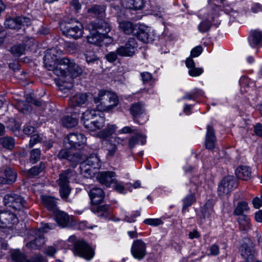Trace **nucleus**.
I'll use <instances>...</instances> for the list:
<instances>
[{
    "label": "nucleus",
    "instance_id": "26",
    "mask_svg": "<svg viewBox=\"0 0 262 262\" xmlns=\"http://www.w3.org/2000/svg\"><path fill=\"white\" fill-rule=\"evenodd\" d=\"M235 174L238 179L248 181L251 178V171L248 166H240L236 168Z\"/></svg>",
    "mask_w": 262,
    "mask_h": 262
},
{
    "label": "nucleus",
    "instance_id": "62",
    "mask_svg": "<svg viewBox=\"0 0 262 262\" xmlns=\"http://www.w3.org/2000/svg\"><path fill=\"white\" fill-rule=\"evenodd\" d=\"M26 99L28 103L33 104L38 107L42 106V103L40 100L35 99L32 97H27Z\"/></svg>",
    "mask_w": 262,
    "mask_h": 262
},
{
    "label": "nucleus",
    "instance_id": "58",
    "mask_svg": "<svg viewBox=\"0 0 262 262\" xmlns=\"http://www.w3.org/2000/svg\"><path fill=\"white\" fill-rule=\"evenodd\" d=\"M29 262H47V260L42 255L37 254L29 259Z\"/></svg>",
    "mask_w": 262,
    "mask_h": 262
},
{
    "label": "nucleus",
    "instance_id": "22",
    "mask_svg": "<svg viewBox=\"0 0 262 262\" xmlns=\"http://www.w3.org/2000/svg\"><path fill=\"white\" fill-rule=\"evenodd\" d=\"M216 137L213 128L212 126L208 125L206 135V147L209 149H212L214 147Z\"/></svg>",
    "mask_w": 262,
    "mask_h": 262
},
{
    "label": "nucleus",
    "instance_id": "35",
    "mask_svg": "<svg viewBox=\"0 0 262 262\" xmlns=\"http://www.w3.org/2000/svg\"><path fill=\"white\" fill-rule=\"evenodd\" d=\"M116 144L113 143V139H110L106 143L105 150L107 158H113L117 150Z\"/></svg>",
    "mask_w": 262,
    "mask_h": 262
},
{
    "label": "nucleus",
    "instance_id": "18",
    "mask_svg": "<svg viewBox=\"0 0 262 262\" xmlns=\"http://www.w3.org/2000/svg\"><path fill=\"white\" fill-rule=\"evenodd\" d=\"M91 202L94 205L100 203L103 200L104 193L101 188L94 187L89 192Z\"/></svg>",
    "mask_w": 262,
    "mask_h": 262
},
{
    "label": "nucleus",
    "instance_id": "60",
    "mask_svg": "<svg viewBox=\"0 0 262 262\" xmlns=\"http://www.w3.org/2000/svg\"><path fill=\"white\" fill-rule=\"evenodd\" d=\"M55 225L53 224H49L48 223L45 224L41 229H39L36 231L37 233H39L43 235L45 232H47L46 229H52L54 228Z\"/></svg>",
    "mask_w": 262,
    "mask_h": 262
},
{
    "label": "nucleus",
    "instance_id": "40",
    "mask_svg": "<svg viewBox=\"0 0 262 262\" xmlns=\"http://www.w3.org/2000/svg\"><path fill=\"white\" fill-rule=\"evenodd\" d=\"M138 39L144 43H149L153 40L152 37L149 33L145 30L140 29L137 34Z\"/></svg>",
    "mask_w": 262,
    "mask_h": 262
},
{
    "label": "nucleus",
    "instance_id": "39",
    "mask_svg": "<svg viewBox=\"0 0 262 262\" xmlns=\"http://www.w3.org/2000/svg\"><path fill=\"white\" fill-rule=\"evenodd\" d=\"M62 123L67 128H72L77 124L78 120L75 117L67 115L62 118Z\"/></svg>",
    "mask_w": 262,
    "mask_h": 262
},
{
    "label": "nucleus",
    "instance_id": "3",
    "mask_svg": "<svg viewBox=\"0 0 262 262\" xmlns=\"http://www.w3.org/2000/svg\"><path fill=\"white\" fill-rule=\"evenodd\" d=\"M98 115V111L95 109H88L83 113L81 121L85 128L89 131H95L102 128L104 125L105 118L103 117L99 116L94 120Z\"/></svg>",
    "mask_w": 262,
    "mask_h": 262
},
{
    "label": "nucleus",
    "instance_id": "19",
    "mask_svg": "<svg viewBox=\"0 0 262 262\" xmlns=\"http://www.w3.org/2000/svg\"><path fill=\"white\" fill-rule=\"evenodd\" d=\"M145 0H121L123 7L127 9L133 10H141L145 5Z\"/></svg>",
    "mask_w": 262,
    "mask_h": 262
},
{
    "label": "nucleus",
    "instance_id": "49",
    "mask_svg": "<svg viewBox=\"0 0 262 262\" xmlns=\"http://www.w3.org/2000/svg\"><path fill=\"white\" fill-rule=\"evenodd\" d=\"M40 157V150L39 149H34L31 152L30 161L33 163L37 162Z\"/></svg>",
    "mask_w": 262,
    "mask_h": 262
},
{
    "label": "nucleus",
    "instance_id": "12",
    "mask_svg": "<svg viewBox=\"0 0 262 262\" xmlns=\"http://www.w3.org/2000/svg\"><path fill=\"white\" fill-rule=\"evenodd\" d=\"M77 24L72 26L69 24L66 28L62 30L63 33L67 37L78 39L81 37L83 34V29L81 23L76 21Z\"/></svg>",
    "mask_w": 262,
    "mask_h": 262
},
{
    "label": "nucleus",
    "instance_id": "21",
    "mask_svg": "<svg viewBox=\"0 0 262 262\" xmlns=\"http://www.w3.org/2000/svg\"><path fill=\"white\" fill-rule=\"evenodd\" d=\"M88 100V95L84 93H78L70 98L69 105L72 107L79 106L85 103Z\"/></svg>",
    "mask_w": 262,
    "mask_h": 262
},
{
    "label": "nucleus",
    "instance_id": "34",
    "mask_svg": "<svg viewBox=\"0 0 262 262\" xmlns=\"http://www.w3.org/2000/svg\"><path fill=\"white\" fill-rule=\"evenodd\" d=\"M238 222L241 230L247 231L251 229L250 220L247 215H242L240 216L238 219Z\"/></svg>",
    "mask_w": 262,
    "mask_h": 262
},
{
    "label": "nucleus",
    "instance_id": "30",
    "mask_svg": "<svg viewBox=\"0 0 262 262\" xmlns=\"http://www.w3.org/2000/svg\"><path fill=\"white\" fill-rule=\"evenodd\" d=\"M140 142L142 145H144L146 142V137L143 134H138L132 136L128 141V146L130 148H134L137 143Z\"/></svg>",
    "mask_w": 262,
    "mask_h": 262
},
{
    "label": "nucleus",
    "instance_id": "27",
    "mask_svg": "<svg viewBox=\"0 0 262 262\" xmlns=\"http://www.w3.org/2000/svg\"><path fill=\"white\" fill-rule=\"evenodd\" d=\"M119 27L126 34H132L135 30V26L130 21L127 20H121L119 17L117 20Z\"/></svg>",
    "mask_w": 262,
    "mask_h": 262
},
{
    "label": "nucleus",
    "instance_id": "57",
    "mask_svg": "<svg viewBox=\"0 0 262 262\" xmlns=\"http://www.w3.org/2000/svg\"><path fill=\"white\" fill-rule=\"evenodd\" d=\"M35 128L30 124H26L24 127L23 132L26 135H30L35 133Z\"/></svg>",
    "mask_w": 262,
    "mask_h": 262
},
{
    "label": "nucleus",
    "instance_id": "2",
    "mask_svg": "<svg viewBox=\"0 0 262 262\" xmlns=\"http://www.w3.org/2000/svg\"><path fill=\"white\" fill-rule=\"evenodd\" d=\"M94 102L98 111L110 112L118 105L119 99L113 92L100 90L97 96L94 98Z\"/></svg>",
    "mask_w": 262,
    "mask_h": 262
},
{
    "label": "nucleus",
    "instance_id": "44",
    "mask_svg": "<svg viewBox=\"0 0 262 262\" xmlns=\"http://www.w3.org/2000/svg\"><path fill=\"white\" fill-rule=\"evenodd\" d=\"M25 48L24 45H17L12 47L10 49V52L15 56H20L24 54Z\"/></svg>",
    "mask_w": 262,
    "mask_h": 262
},
{
    "label": "nucleus",
    "instance_id": "1",
    "mask_svg": "<svg viewBox=\"0 0 262 262\" xmlns=\"http://www.w3.org/2000/svg\"><path fill=\"white\" fill-rule=\"evenodd\" d=\"M62 51L56 48L47 50L44 56V66L49 71H52L58 76L55 79L59 90L66 93L73 86V80L71 77L80 76L83 70L74 60L67 57L60 58Z\"/></svg>",
    "mask_w": 262,
    "mask_h": 262
},
{
    "label": "nucleus",
    "instance_id": "16",
    "mask_svg": "<svg viewBox=\"0 0 262 262\" xmlns=\"http://www.w3.org/2000/svg\"><path fill=\"white\" fill-rule=\"evenodd\" d=\"M115 174L112 171H102L99 172L97 176L98 181L109 187L115 181Z\"/></svg>",
    "mask_w": 262,
    "mask_h": 262
},
{
    "label": "nucleus",
    "instance_id": "33",
    "mask_svg": "<svg viewBox=\"0 0 262 262\" xmlns=\"http://www.w3.org/2000/svg\"><path fill=\"white\" fill-rule=\"evenodd\" d=\"M262 39V33L259 31L255 30L252 32L249 38L250 45L254 48L257 46Z\"/></svg>",
    "mask_w": 262,
    "mask_h": 262
},
{
    "label": "nucleus",
    "instance_id": "11",
    "mask_svg": "<svg viewBox=\"0 0 262 262\" xmlns=\"http://www.w3.org/2000/svg\"><path fill=\"white\" fill-rule=\"evenodd\" d=\"M137 48V43L134 38H129L125 46H122L117 49L116 51L121 56H132Z\"/></svg>",
    "mask_w": 262,
    "mask_h": 262
},
{
    "label": "nucleus",
    "instance_id": "61",
    "mask_svg": "<svg viewBox=\"0 0 262 262\" xmlns=\"http://www.w3.org/2000/svg\"><path fill=\"white\" fill-rule=\"evenodd\" d=\"M140 75L144 83L149 82L152 78L151 74L147 72H142Z\"/></svg>",
    "mask_w": 262,
    "mask_h": 262
},
{
    "label": "nucleus",
    "instance_id": "36",
    "mask_svg": "<svg viewBox=\"0 0 262 262\" xmlns=\"http://www.w3.org/2000/svg\"><path fill=\"white\" fill-rule=\"evenodd\" d=\"M94 28L97 31L103 33L104 35L106 36V34L108 33L111 28L110 25L104 20H99L98 23L94 26Z\"/></svg>",
    "mask_w": 262,
    "mask_h": 262
},
{
    "label": "nucleus",
    "instance_id": "7",
    "mask_svg": "<svg viewBox=\"0 0 262 262\" xmlns=\"http://www.w3.org/2000/svg\"><path fill=\"white\" fill-rule=\"evenodd\" d=\"M80 168L83 174H91V168H98L100 166V161L95 154H91L84 161L80 162Z\"/></svg>",
    "mask_w": 262,
    "mask_h": 262
},
{
    "label": "nucleus",
    "instance_id": "28",
    "mask_svg": "<svg viewBox=\"0 0 262 262\" xmlns=\"http://www.w3.org/2000/svg\"><path fill=\"white\" fill-rule=\"evenodd\" d=\"M35 239L27 244V247L31 249H39L45 243L43 234L35 231Z\"/></svg>",
    "mask_w": 262,
    "mask_h": 262
},
{
    "label": "nucleus",
    "instance_id": "54",
    "mask_svg": "<svg viewBox=\"0 0 262 262\" xmlns=\"http://www.w3.org/2000/svg\"><path fill=\"white\" fill-rule=\"evenodd\" d=\"M198 93H199L200 95H202V92L201 90H194L190 93H186L185 95L182 97V99L188 100L193 99Z\"/></svg>",
    "mask_w": 262,
    "mask_h": 262
},
{
    "label": "nucleus",
    "instance_id": "15",
    "mask_svg": "<svg viewBox=\"0 0 262 262\" xmlns=\"http://www.w3.org/2000/svg\"><path fill=\"white\" fill-rule=\"evenodd\" d=\"M16 172L11 168L7 167L0 176V184H12L16 181Z\"/></svg>",
    "mask_w": 262,
    "mask_h": 262
},
{
    "label": "nucleus",
    "instance_id": "9",
    "mask_svg": "<svg viewBox=\"0 0 262 262\" xmlns=\"http://www.w3.org/2000/svg\"><path fill=\"white\" fill-rule=\"evenodd\" d=\"M31 24L30 18L26 16H19L14 18H9L5 22L6 28L18 30L21 26H28Z\"/></svg>",
    "mask_w": 262,
    "mask_h": 262
},
{
    "label": "nucleus",
    "instance_id": "37",
    "mask_svg": "<svg viewBox=\"0 0 262 262\" xmlns=\"http://www.w3.org/2000/svg\"><path fill=\"white\" fill-rule=\"evenodd\" d=\"M11 257L13 260L15 262H29L27 256L24 253L18 250H15L12 251Z\"/></svg>",
    "mask_w": 262,
    "mask_h": 262
},
{
    "label": "nucleus",
    "instance_id": "53",
    "mask_svg": "<svg viewBox=\"0 0 262 262\" xmlns=\"http://www.w3.org/2000/svg\"><path fill=\"white\" fill-rule=\"evenodd\" d=\"M8 127L13 132H15L20 128V125L14 119H12L8 122Z\"/></svg>",
    "mask_w": 262,
    "mask_h": 262
},
{
    "label": "nucleus",
    "instance_id": "43",
    "mask_svg": "<svg viewBox=\"0 0 262 262\" xmlns=\"http://www.w3.org/2000/svg\"><path fill=\"white\" fill-rule=\"evenodd\" d=\"M249 210L248 204L245 202H239L234 210V213L236 215H242L245 211Z\"/></svg>",
    "mask_w": 262,
    "mask_h": 262
},
{
    "label": "nucleus",
    "instance_id": "23",
    "mask_svg": "<svg viewBox=\"0 0 262 262\" xmlns=\"http://www.w3.org/2000/svg\"><path fill=\"white\" fill-rule=\"evenodd\" d=\"M57 157L60 159H67L73 162V165H76L79 162V158L72 154L69 149H61L58 153Z\"/></svg>",
    "mask_w": 262,
    "mask_h": 262
},
{
    "label": "nucleus",
    "instance_id": "56",
    "mask_svg": "<svg viewBox=\"0 0 262 262\" xmlns=\"http://www.w3.org/2000/svg\"><path fill=\"white\" fill-rule=\"evenodd\" d=\"M118 55L117 51L111 52L105 55V58L110 62H113L117 59Z\"/></svg>",
    "mask_w": 262,
    "mask_h": 262
},
{
    "label": "nucleus",
    "instance_id": "6",
    "mask_svg": "<svg viewBox=\"0 0 262 262\" xmlns=\"http://www.w3.org/2000/svg\"><path fill=\"white\" fill-rule=\"evenodd\" d=\"M5 206L12 208L15 210H21L26 207V202L20 195L10 193L6 195L4 198Z\"/></svg>",
    "mask_w": 262,
    "mask_h": 262
},
{
    "label": "nucleus",
    "instance_id": "24",
    "mask_svg": "<svg viewBox=\"0 0 262 262\" xmlns=\"http://www.w3.org/2000/svg\"><path fill=\"white\" fill-rule=\"evenodd\" d=\"M240 253L246 262H252L254 259V251L247 244H243L240 248Z\"/></svg>",
    "mask_w": 262,
    "mask_h": 262
},
{
    "label": "nucleus",
    "instance_id": "25",
    "mask_svg": "<svg viewBox=\"0 0 262 262\" xmlns=\"http://www.w3.org/2000/svg\"><path fill=\"white\" fill-rule=\"evenodd\" d=\"M41 202L48 210L56 211L57 201L55 198L49 195H41Z\"/></svg>",
    "mask_w": 262,
    "mask_h": 262
},
{
    "label": "nucleus",
    "instance_id": "55",
    "mask_svg": "<svg viewBox=\"0 0 262 262\" xmlns=\"http://www.w3.org/2000/svg\"><path fill=\"white\" fill-rule=\"evenodd\" d=\"M41 140V138L38 134H34L32 135L30 140V147H33L35 144L40 142Z\"/></svg>",
    "mask_w": 262,
    "mask_h": 262
},
{
    "label": "nucleus",
    "instance_id": "46",
    "mask_svg": "<svg viewBox=\"0 0 262 262\" xmlns=\"http://www.w3.org/2000/svg\"><path fill=\"white\" fill-rule=\"evenodd\" d=\"M45 168L43 163H40L39 166H35L29 169L28 174L32 176H36L41 172Z\"/></svg>",
    "mask_w": 262,
    "mask_h": 262
},
{
    "label": "nucleus",
    "instance_id": "48",
    "mask_svg": "<svg viewBox=\"0 0 262 262\" xmlns=\"http://www.w3.org/2000/svg\"><path fill=\"white\" fill-rule=\"evenodd\" d=\"M84 56L86 61L88 63L94 62L98 59L94 52L91 51H87L85 53Z\"/></svg>",
    "mask_w": 262,
    "mask_h": 262
},
{
    "label": "nucleus",
    "instance_id": "4",
    "mask_svg": "<svg viewBox=\"0 0 262 262\" xmlns=\"http://www.w3.org/2000/svg\"><path fill=\"white\" fill-rule=\"evenodd\" d=\"M75 172L70 170H65L59 174L57 182L60 188V196L63 199H67L70 193L69 182L72 180V177H75ZM73 179L74 180L75 178Z\"/></svg>",
    "mask_w": 262,
    "mask_h": 262
},
{
    "label": "nucleus",
    "instance_id": "8",
    "mask_svg": "<svg viewBox=\"0 0 262 262\" xmlns=\"http://www.w3.org/2000/svg\"><path fill=\"white\" fill-rule=\"evenodd\" d=\"M236 187L235 181L232 176L225 177L220 182L218 186V194L220 196H223L229 193Z\"/></svg>",
    "mask_w": 262,
    "mask_h": 262
},
{
    "label": "nucleus",
    "instance_id": "38",
    "mask_svg": "<svg viewBox=\"0 0 262 262\" xmlns=\"http://www.w3.org/2000/svg\"><path fill=\"white\" fill-rule=\"evenodd\" d=\"M202 217L204 219H209L213 213V205L211 202L206 203L202 210Z\"/></svg>",
    "mask_w": 262,
    "mask_h": 262
},
{
    "label": "nucleus",
    "instance_id": "45",
    "mask_svg": "<svg viewBox=\"0 0 262 262\" xmlns=\"http://www.w3.org/2000/svg\"><path fill=\"white\" fill-rule=\"evenodd\" d=\"M211 21L209 19L202 21L198 26L199 31L203 33L208 31L211 26Z\"/></svg>",
    "mask_w": 262,
    "mask_h": 262
},
{
    "label": "nucleus",
    "instance_id": "20",
    "mask_svg": "<svg viewBox=\"0 0 262 262\" xmlns=\"http://www.w3.org/2000/svg\"><path fill=\"white\" fill-rule=\"evenodd\" d=\"M105 37L106 36L104 35L103 33L94 28L88 35L87 40L90 43L99 45Z\"/></svg>",
    "mask_w": 262,
    "mask_h": 262
},
{
    "label": "nucleus",
    "instance_id": "47",
    "mask_svg": "<svg viewBox=\"0 0 262 262\" xmlns=\"http://www.w3.org/2000/svg\"><path fill=\"white\" fill-rule=\"evenodd\" d=\"M195 201V196L193 194L187 195L183 200V209L190 207Z\"/></svg>",
    "mask_w": 262,
    "mask_h": 262
},
{
    "label": "nucleus",
    "instance_id": "13",
    "mask_svg": "<svg viewBox=\"0 0 262 262\" xmlns=\"http://www.w3.org/2000/svg\"><path fill=\"white\" fill-rule=\"evenodd\" d=\"M66 140L65 142H67L70 147L74 148L84 144L86 141V137L81 133H71L67 136Z\"/></svg>",
    "mask_w": 262,
    "mask_h": 262
},
{
    "label": "nucleus",
    "instance_id": "17",
    "mask_svg": "<svg viewBox=\"0 0 262 262\" xmlns=\"http://www.w3.org/2000/svg\"><path fill=\"white\" fill-rule=\"evenodd\" d=\"M129 111L134 122L140 123L138 119L145 113L144 104L141 102L135 103L130 106Z\"/></svg>",
    "mask_w": 262,
    "mask_h": 262
},
{
    "label": "nucleus",
    "instance_id": "63",
    "mask_svg": "<svg viewBox=\"0 0 262 262\" xmlns=\"http://www.w3.org/2000/svg\"><path fill=\"white\" fill-rule=\"evenodd\" d=\"M210 253L212 255H217L220 253L219 246L216 244H213L210 248Z\"/></svg>",
    "mask_w": 262,
    "mask_h": 262
},
{
    "label": "nucleus",
    "instance_id": "32",
    "mask_svg": "<svg viewBox=\"0 0 262 262\" xmlns=\"http://www.w3.org/2000/svg\"><path fill=\"white\" fill-rule=\"evenodd\" d=\"M69 221V215L65 212L61 211H56V221L62 227L67 226Z\"/></svg>",
    "mask_w": 262,
    "mask_h": 262
},
{
    "label": "nucleus",
    "instance_id": "64",
    "mask_svg": "<svg viewBox=\"0 0 262 262\" xmlns=\"http://www.w3.org/2000/svg\"><path fill=\"white\" fill-rule=\"evenodd\" d=\"M253 205L255 208L258 209L262 206V200L259 198H255L253 200Z\"/></svg>",
    "mask_w": 262,
    "mask_h": 262
},
{
    "label": "nucleus",
    "instance_id": "31",
    "mask_svg": "<svg viewBox=\"0 0 262 262\" xmlns=\"http://www.w3.org/2000/svg\"><path fill=\"white\" fill-rule=\"evenodd\" d=\"M105 11V8L104 6L97 5L93 6L87 10L88 13L93 16L98 17H103L104 15Z\"/></svg>",
    "mask_w": 262,
    "mask_h": 262
},
{
    "label": "nucleus",
    "instance_id": "50",
    "mask_svg": "<svg viewBox=\"0 0 262 262\" xmlns=\"http://www.w3.org/2000/svg\"><path fill=\"white\" fill-rule=\"evenodd\" d=\"M17 107L18 110L25 113L31 110V107L24 101L19 100L17 102Z\"/></svg>",
    "mask_w": 262,
    "mask_h": 262
},
{
    "label": "nucleus",
    "instance_id": "10",
    "mask_svg": "<svg viewBox=\"0 0 262 262\" xmlns=\"http://www.w3.org/2000/svg\"><path fill=\"white\" fill-rule=\"evenodd\" d=\"M130 251L135 258L142 259L146 253V244L141 239L135 240L132 244Z\"/></svg>",
    "mask_w": 262,
    "mask_h": 262
},
{
    "label": "nucleus",
    "instance_id": "59",
    "mask_svg": "<svg viewBox=\"0 0 262 262\" xmlns=\"http://www.w3.org/2000/svg\"><path fill=\"white\" fill-rule=\"evenodd\" d=\"M202 52V48L201 46H197L192 49L191 51V57H196L199 56Z\"/></svg>",
    "mask_w": 262,
    "mask_h": 262
},
{
    "label": "nucleus",
    "instance_id": "41",
    "mask_svg": "<svg viewBox=\"0 0 262 262\" xmlns=\"http://www.w3.org/2000/svg\"><path fill=\"white\" fill-rule=\"evenodd\" d=\"M0 143L7 149H11L14 146V140L13 138L9 137H4L0 138Z\"/></svg>",
    "mask_w": 262,
    "mask_h": 262
},
{
    "label": "nucleus",
    "instance_id": "5",
    "mask_svg": "<svg viewBox=\"0 0 262 262\" xmlns=\"http://www.w3.org/2000/svg\"><path fill=\"white\" fill-rule=\"evenodd\" d=\"M73 251L74 255L87 260L91 259L94 256V250L83 241L75 242Z\"/></svg>",
    "mask_w": 262,
    "mask_h": 262
},
{
    "label": "nucleus",
    "instance_id": "51",
    "mask_svg": "<svg viewBox=\"0 0 262 262\" xmlns=\"http://www.w3.org/2000/svg\"><path fill=\"white\" fill-rule=\"evenodd\" d=\"M203 72V69L201 68H196L195 67L190 69L188 70V74L192 77H197L201 75Z\"/></svg>",
    "mask_w": 262,
    "mask_h": 262
},
{
    "label": "nucleus",
    "instance_id": "42",
    "mask_svg": "<svg viewBox=\"0 0 262 262\" xmlns=\"http://www.w3.org/2000/svg\"><path fill=\"white\" fill-rule=\"evenodd\" d=\"M95 213L98 216L106 217L110 213V206L108 205L97 206L96 208Z\"/></svg>",
    "mask_w": 262,
    "mask_h": 262
},
{
    "label": "nucleus",
    "instance_id": "52",
    "mask_svg": "<svg viewBox=\"0 0 262 262\" xmlns=\"http://www.w3.org/2000/svg\"><path fill=\"white\" fill-rule=\"evenodd\" d=\"M144 223L152 226H157L162 223V221L159 219H146L144 221Z\"/></svg>",
    "mask_w": 262,
    "mask_h": 262
},
{
    "label": "nucleus",
    "instance_id": "29",
    "mask_svg": "<svg viewBox=\"0 0 262 262\" xmlns=\"http://www.w3.org/2000/svg\"><path fill=\"white\" fill-rule=\"evenodd\" d=\"M117 128V126L115 124H108L104 129L98 133V136L100 138L107 139L116 132Z\"/></svg>",
    "mask_w": 262,
    "mask_h": 262
},
{
    "label": "nucleus",
    "instance_id": "14",
    "mask_svg": "<svg viewBox=\"0 0 262 262\" xmlns=\"http://www.w3.org/2000/svg\"><path fill=\"white\" fill-rule=\"evenodd\" d=\"M18 222L15 215L9 211L0 212V226L7 227L9 225H14Z\"/></svg>",
    "mask_w": 262,
    "mask_h": 262
}]
</instances>
